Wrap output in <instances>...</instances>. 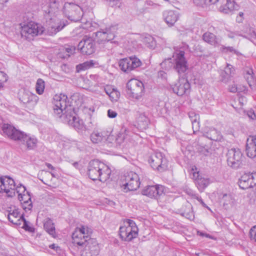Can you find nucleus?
Returning <instances> with one entry per match:
<instances>
[{"label": "nucleus", "mask_w": 256, "mask_h": 256, "mask_svg": "<svg viewBox=\"0 0 256 256\" xmlns=\"http://www.w3.org/2000/svg\"><path fill=\"white\" fill-rule=\"evenodd\" d=\"M92 230L82 226L76 228L72 234V243L82 250V256H98L100 247L96 240L90 238Z\"/></svg>", "instance_id": "1"}, {"label": "nucleus", "mask_w": 256, "mask_h": 256, "mask_svg": "<svg viewBox=\"0 0 256 256\" xmlns=\"http://www.w3.org/2000/svg\"><path fill=\"white\" fill-rule=\"evenodd\" d=\"M58 4L56 0H52L48 6H42L44 11L47 14L46 28H44L48 34L53 36L62 30L66 26L63 21L58 16Z\"/></svg>", "instance_id": "2"}, {"label": "nucleus", "mask_w": 256, "mask_h": 256, "mask_svg": "<svg viewBox=\"0 0 256 256\" xmlns=\"http://www.w3.org/2000/svg\"><path fill=\"white\" fill-rule=\"evenodd\" d=\"M2 130L4 136L11 140L23 142L29 149H32L36 146L37 140L34 136L26 134L10 124H4Z\"/></svg>", "instance_id": "3"}, {"label": "nucleus", "mask_w": 256, "mask_h": 256, "mask_svg": "<svg viewBox=\"0 0 256 256\" xmlns=\"http://www.w3.org/2000/svg\"><path fill=\"white\" fill-rule=\"evenodd\" d=\"M111 172L108 166L98 160H92L89 162L88 174L93 180L105 182L109 179Z\"/></svg>", "instance_id": "4"}, {"label": "nucleus", "mask_w": 256, "mask_h": 256, "mask_svg": "<svg viewBox=\"0 0 256 256\" xmlns=\"http://www.w3.org/2000/svg\"><path fill=\"white\" fill-rule=\"evenodd\" d=\"M52 104L54 114L62 119L66 116V114H72L74 110L67 96L64 94H56L53 98Z\"/></svg>", "instance_id": "5"}, {"label": "nucleus", "mask_w": 256, "mask_h": 256, "mask_svg": "<svg viewBox=\"0 0 256 256\" xmlns=\"http://www.w3.org/2000/svg\"><path fill=\"white\" fill-rule=\"evenodd\" d=\"M119 231L121 238L129 242L137 236L138 229L134 220L126 219L124 222L123 225L120 227Z\"/></svg>", "instance_id": "6"}, {"label": "nucleus", "mask_w": 256, "mask_h": 256, "mask_svg": "<svg viewBox=\"0 0 256 256\" xmlns=\"http://www.w3.org/2000/svg\"><path fill=\"white\" fill-rule=\"evenodd\" d=\"M20 34L22 38L28 40L38 34H42L44 28L32 22L22 23L20 24Z\"/></svg>", "instance_id": "7"}, {"label": "nucleus", "mask_w": 256, "mask_h": 256, "mask_svg": "<svg viewBox=\"0 0 256 256\" xmlns=\"http://www.w3.org/2000/svg\"><path fill=\"white\" fill-rule=\"evenodd\" d=\"M126 94L130 98L138 100L144 94V84L137 79H130L126 84Z\"/></svg>", "instance_id": "8"}, {"label": "nucleus", "mask_w": 256, "mask_h": 256, "mask_svg": "<svg viewBox=\"0 0 256 256\" xmlns=\"http://www.w3.org/2000/svg\"><path fill=\"white\" fill-rule=\"evenodd\" d=\"M63 11L66 16L74 22L80 20L84 14L83 8L72 2H65Z\"/></svg>", "instance_id": "9"}, {"label": "nucleus", "mask_w": 256, "mask_h": 256, "mask_svg": "<svg viewBox=\"0 0 256 256\" xmlns=\"http://www.w3.org/2000/svg\"><path fill=\"white\" fill-rule=\"evenodd\" d=\"M148 162L153 169L160 172L166 170L168 167V160L160 152H156L152 154Z\"/></svg>", "instance_id": "10"}, {"label": "nucleus", "mask_w": 256, "mask_h": 256, "mask_svg": "<svg viewBox=\"0 0 256 256\" xmlns=\"http://www.w3.org/2000/svg\"><path fill=\"white\" fill-rule=\"evenodd\" d=\"M15 182L12 178L8 176L0 177V193L12 197L15 195Z\"/></svg>", "instance_id": "11"}, {"label": "nucleus", "mask_w": 256, "mask_h": 256, "mask_svg": "<svg viewBox=\"0 0 256 256\" xmlns=\"http://www.w3.org/2000/svg\"><path fill=\"white\" fill-rule=\"evenodd\" d=\"M124 182L122 184L124 192L136 190L140 186L139 176L137 174L133 172L126 174L124 176Z\"/></svg>", "instance_id": "12"}, {"label": "nucleus", "mask_w": 256, "mask_h": 256, "mask_svg": "<svg viewBox=\"0 0 256 256\" xmlns=\"http://www.w3.org/2000/svg\"><path fill=\"white\" fill-rule=\"evenodd\" d=\"M228 164L233 168L237 169L242 166V154L239 149L231 148L227 154Z\"/></svg>", "instance_id": "13"}, {"label": "nucleus", "mask_w": 256, "mask_h": 256, "mask_svg": "<svg viewBox=\"0 0 256 256\" xmlns=\"http://www.w3.org/2000/svg\"><path fill=\"white\" fill-rule=\"evenodd\" d=\"M174 61V68L179 74H184L188 69L187 62L183 50L176 51L173 54Z\"/></svg>", "instance_id": "14"}, {"label": "nucleus", "mask_w": 256, "mask_h": 256, "mask_svg": "<svg viewBox=\"0 0 256 256\" xmlns=\"http://www.w3.org/2000/svg\"><path fill=\"white\" fill-rule=\"evenodd\" d=\"M118 64L123 72H129L140 66L142 65V62L136 56H131L120 60Z\"/></svg>", "instance_id": "15"}, {"label": "nucleus", "mask_w": 256, "mask_h": 256, "mask_svg": "<svg viewBox=\"0 0 256 256\" xmlns=\"http://www.w3.org/2000/svg\"><path fill=\"white\" fill-rule=\"evenodd\" d=\"M116 30V26H112L96 32L95 33L96 40L98 43H102L113 40Z\"/></svg>", "instance_id": "16"}, {"label": "nucleus", "mask_w": 256, "mask_h": 256, "mask_svg": "<svg viewBox=\"0 0 256 256\" xmlns=\"http://www.w3.org/2000/svg\"><path fill=\"white\" fill-rule=\"evenodd\" d=\"M8 218L12 224L16 226L22 225V228L30 230L26 221L18 209L10 210L8 214Z\"/></svg>", "instance_id": "17"}, {"label": "nucleus", "mask_w": 256, "mask_h": 256, "mask_svg": "<svg viewBox=\"0 0 256 256\" xmlns=\"http://www.w3.org/2000/svg\"><path fill=\"white\" fill-rule=\"evenodd\" d=\"M166 188L162 185L148 186L142 191L144 195L150 198H158L164 194Z\"/></svg>", "instance_id": "18"}, {"label": "nucleus", "mask_w": 256, "mask_h": 256, "mask_svg": "<svg viewBox=\"0 0 256 256\" xmlns=\"http://www.w3.org/2000/svg\"><path fill=\"white\" fill-rule=\"evenodd\" d=\"M20 100L30 110L33 109L38 101V97L28 90H24L20 96Z\"/></svg>", "instance_id": "19"}, {"label": "nucleus", "mask_w": 256, "mask_h": 256, "mask_svg": "<svg viewBox=\"0 0 256 256\" xmlns=\"http://www.w3.org/2000/svg\"><path fill=\"white\" fill-rule=\"evenodd\" d=\"M190 88V83L187 79L184 78H180L178 82L172 87L173 92L180 96L189 94Z\"/></svg>", "instance_id": "20"}, {"label": "nucleus", "mask_w": 256, "mask_h": 256, "mask_svg": "<svg viewBox=\"0 0 256 256\" xmlns=\"http://www.w3.org/2000/svg\"><path fill=\"white\" fill-rule=\"evenodd\" d=\"M240 187L243 190L248 189L256 185V174L246 173L239 180Z\"/></svg>", "instance_id": "21"}, {"label": "nucleus", "mask_w": 256, "mask_h": 256, "mask_svg": "<svg viewBox=\"0 0 256 256\" xmlns=\"http://www.w3.org/2000/svg\"><path fill=\"white\" fill-rule=\"evenodd\" d=\"M78 48L84 54H91L95 50L94 42L92 38H84L79 42Z\"/></svg>", "instance_id": "22"}, {"label": "nucleus", "mask_w": 256, "mask_h": 256, "mask_svg": "<svg viewBox=\"0 0 256 256\" xmlns=\"http://www.w3.org/2000/svg\"><path fill=\"white\" fill-rule=\"evenodd\" d=\"M108 130H94L90 135V139L92 143L100 146H104L106 138L108 136Z\"/></svg>", "instance_id": "23"}, {"label": "nucleus", "mask_w": 256, "mask_h": 256, "mask_svg": "<svg viewBox=\"0 0 256 256\" xmlns=\"http://www.w3.org/2000/svg\"><path fill=\"white\" fill-rule=\"evenodd\" d=\"M192 178L196 180V184L199 190H202L210 184V178L207 176H202L199 172L197 171L196 166L192 168Z\"/></svg>", "instance_id": "24"}, {"label": "nucleus", "mask_w": 256, "mask_h": 256, "mask_svg": "<svg viewBox=\"0 0 256 256\" xmlns=\"http://www.w3.org/2000/svg\"><path fill=\"white\" fill-rule=\"evenodd\" d=\"M226 32L225 34L229 38H234L237 36H240L244 38L249 39L250 41L252 42L253 40L256 38V34L252 28H250L248 26L246 30L244 31V34L241 33L240 32H232L228 30H226Z\"/></svg>", "instance_id": "25"}, {"label": "nucleus", "mask_w": 256, "mask_h": 256, "mask_svg": "<svg viewBox=\"0 0 256 256\" xmlns=\"http://www.w3.org/2000/svg\"><path fill=\"white\" fill-rule=\"evenodd\" d=\"M62 120L64 122H67L76 129L82 130L84 127L83 120L76 116L74 110L72 114H66V116Z\"/></svg>", "instance_id": "26"}, {"label": "nucleus", "mask_w": 256, "mask_h": 256, "mask_svg": "<svg viewBox=\"0 0 256 256\" xmlns=\"http://www.w3.org/2000/svg\"><path fill=\"white\" fill-rule=\"evenodd\" d=\"M162 18L166 23L172 26L176 23L179 18V14L176 11L165 10L163 12Z\"/></svg>", "instance_id": "27"}, {"label": "nucleus", "mask_w": 256, "mask_h": 256, "mask_svg": "<svg viewBox=\"0 0 256 256\" xmlns=\"http://www.w3.org/2000/svg\"><path fill=\"white\" fill-rule=\"evenodd\" d=\"M236 74V70L233 66L230 64H226L220 73L222 80L224 82H227L231 80Z\"/></svg>", "instance_id": "28"}, {"label": "nucleus", "mask_w": 256, "mask_h": 256, "mask_svg": "<svg viewBox=\"0 0 256 256\" xmlns=\"http://www.w3.org/2000/svg\"><path fill=\"white\" fill-rule=\"evenodd\" d=\"M246 152L248 156L250 158H254L256 156V136L248 138Z\"/></svg>", "instance_id": "29"}, {"label": "nucleus", "mask_w": 256, "mask_h": 256, "mask_svg": "<svg viewBox=\"0 0 256 256\" xmlns=\"http://www.w3.org/2000/svg\"><path fill=\"white\" fill-rule=\"evenodd\" d=\"M204 136L215 141L220 140L222 138L220 132L214 128H205L204 130Z\"/></svg>", "instance_id": "30"}, {"label": "nucleus", "mask_w": 256, "mask_h": 256, "mask_svg": "<svg viewBox=\"0 0 256 256\" xmlns=\"http://www.w3.org/2000/svg\"><path fill=\"white\" fill-rule=\"evenodd\" d=\"M18 199L21 202L22 207L26 212L31 210L32 208V204L31 196L28 192L18 196Z\"/></svg>", "instance_id": "31"}, {"label": "nucleus", "mask_w": 256, "mask_h": 256, "mask_svg": "<svg viewBox=\"0 0 256 256\" xmlns=\"http://www.w3.org/2000/svg\"><path fill=\"white\" fill-rule=\"evenodd\" d=\"M202 38L204 42L214 46H218L221 42L220 38L210 32H206L204 34Z\"/></svg>", "instance_id": "32"}, {"label": "nucleus", "mask_w": 256, "mask_h": 256, "mask_svg": "<svg viewBox=\"0 0 256 256\" xmlns=\"http://www.w3.org/2000/svg\"><path fill=\"white\" fill-rule=\"evenodd\" d=\"M238 8V6L234 0H226V4L220 6V11L224 14H228Z\"/></svg>", "instance_id": "33"}, {"label": "nucleus", "mask_w": 256, "mask_h": 256, "mask_svg": "<svg viewBox=\"0 0 256 256\" xmlns=\"http://www.w3.org/2000/svg\"><path fill=\"white\" fill-rule=\"evenodd\" d=\"M138 126L141 130L146 129L150 124V120L144 112H138L136 118Z\"/></svg>", "instance_id": "34"}, {"label": "nucleus", "mask_w": 256, "mask_h": 256, "mask_svg": "<svg viewBox=\"0 0 256 256\" xmlns=\"http://www.w3.org/2000/svg\"><path fill=\"white\" fill-rule=\"evenodd\" d=\"M104 90L112 102H117L119 99L120 92L116 89L112 88V86H106Z\"/></svg>", "instance_id": "35"}, {"label": "nucleus", "mask_w": 256, "mask_h": 256, "mask_svg": "<svg viewBox=\"0 0 256 256\" xmlns=\"http://www.w3.org/2000/svg\"><path fill=\"white\" fill-rule=\"evenodd\" d=\"M96 64V62L94 60H90L80 64L76 66V71L80 72L82 71L86 70L93 67Z\"/></svg>", "instance_id": "36"}, {"label": "nucleus", "mask_w": 256, "mask_h": 256, "mask_svg": "<svg viewBox=\"0 0 256 256\" xmlns=\"http://www.w3.org/2000/svg\"><path fill=\"white\" fill-rule=\"evenodd\" d=\"M44 228L46 232L51 235L52 236L54 237L56 234L55 227L54 226L52 221L50 219H47L44 222Z\"/></svg>", "instance_id": "37"}, {"label": "nucleus", "mask_w": 256, "mask_h": 256, "mask_svg": "<svg viewBox=\"0 0 256 256\" xmlns=\"http://www.w3.org/2000/svg\"><path fill=\"white\" fill-rule=\"evenodd\" d=\"M219 198L220 200V202H222L224 206L234 202L233 196L230 194H220Z\"/></svg>", "instance_id": "38"}, {"label": "nucleus", "mask_w": 256, "mask_h": 256, "mask_svg": "<svg viewBox=\"0 0 256 256\" xmlns=\"http://www.w3.org/2000/svg\"><path fill=\"white\" fill-rule=\"evenodd\" d=\"M188 114L192 122V128L194 129V128L196 127V129L199 127V122L198 121L199 120V116L192 112H190Z\"/></svg>", "instance_id": "39"}, {"label": "nucleus", "mask_w": 256, "mask_h": 256, "mask_svg": "<svg viewBox=\"0 0 256 256\" xmlns=\"http://www.w3.org/2000/svg\"><path fill=\"white\" fill-rule=\"evenodd\" d=\"M44 88L45 82L44 80L42 78H38L36 85V92L38 94H42L44 93Z\"/></svg>", "instance_id": "40"}, {"label": "nucleus", "mask_w": 256, "mask_h": 256, "mask_svg": "<svg viewBox=\"0 0 256 256\" xmlns=\"http://www.w3.org/2000/svg\"><path fill=\"white\" fill-rule=\"evenodd\" d=\"M108 136L106 138L104 146L112 147L115 142L116 136L112 134V132L108 130Z\"/></svg>", "instance_id": "41"}, {"label": "nucleus", "mask_w": 256, "mask_h": 256, "mask_svg": "<svg viewBox=\"0 0 256 256\" xmlns=\"http://www.w3.org/2000/svg\"><path fill=\"white\" fill-rule=\"evenodd\" d=\"M126 134L125 130H121L116 134V143L120 145L126 138Z\"/></svg>", "instance_id": "42"}, {"label": "nucleus", "mask_w": 256, "mask_h": 256, "mask_svg": "<svg viewBox=\"0 0 256 256\" xmlns=\"http://www.w3.org/2000/svg\"><path fill=\"white\" fill-rule=\"evenodd\" d=\"M196 6H202L204 4H215L218 0H192Z\"/></svg>", "instance_id": "43"}, {"label": "nucleus", "mask_w": 256, "mask_h": 256, "mask_svg": "<svg viewBox=\"0 0 256 256\" xmlns=\"http://www.w3.org/2000/svg\"><path fill=\"white\" fill-rule=\"evenodd\" d=\"M222 50V52L225 54H234L237 56L240 54L232 46H223Z\"/></svg>", "instance_id": "44"}, {"label": "nucleus", "mask_w": 256, "mask_h": 256, "mask_svg": "<svg viewBox=\"0 0 256 256\" xmlns=\"http://www.w3.org/2000/svg\"><path fill=\"white\" fill-rule=\"evenodd\" d=\"M246 86H242L237 87L234 84L230 86L229 90L232 92H240L246 91Z\"/></svg>", "instance_id": "45"}, {"label": "nucleus", "mask_w": 256, "mask_h": 256, "mask_svg": "<svg viewBox=\"0 0 256 256\" xmlns=\"http://www.w3.org/2000/svg\"><path fill=\"white\" fill-rule=\"evenodd\" d=\"M16 191L18 194V196L28 192V191L26 190V187L21 184L15 187V192Z\"/></svg>", "instance_id": "46"}, {"label": "nucleus", "mask_w": 256, "mask_h": 256, "mask_svg": "<svg viewBox=\"0 0 256 256\" xmlns=\"http://www.w3.org/2000/svg\"><path fill=\"white\" fill-rule=\"evenodd\" d=\"M250 234L251 240L256 242V226L250 229Z\"/></svg>", "instance_id": "47"}, {"label": "nucleus", "mask_w": 256, "mask_h": 256, "mask_svg": "<svg viewBox=\"0 0 256 256\" xmlns=\"http://www.w3.org/2000/svg\"><path fill=\"white\" fill-rule=\"evenodd\" d=\"M109 4L112 7L120 8L121 2L119 0H110Z\"/></svg>", "instance_id": "48"}, {"label": "nucleus", "mask_w": 256, "mask_h": 256, "mask_svg": "<svg viewBox=\"0 0 256 256\" xmlns=\"http://www.w3.org/2000/svg\"><path fill=\"white\" fill-rule=\"evenodd\" d=\"M117 113L114 110H108V116L110 118H114L117 116Z\"/></svg>", "instance_id": "49"}, {"label": "nucleus", "mask_w": 256, "mask_h": 256, "mask_svg": "<svg viewBox=\"0 0 256 256\" xmlns=\"http://www.w3.org/2000/svg\"><path fill=\"white\" fill-rule=\"evenodd\" d=\"M49 248L54 250L57 253L60 254L61 249L56 244H52L49 246Z\"/></svg>", "instance_id": "50"}, {"label": "nucleus", "mask_w": 256, "mask_h": 256, "mask_svg": "<svg viewBox=\"0 0 256 256\" xmlns=\"http://www.w3.org/2000/svg\"><path fill=\"white\" fill-rule=\"evenodd\" d=\"M247 116L252 120H254L256 118V116L254 110H250L247 112Z\"/></svg>", "instance_id": "51"}, {"label": "nucleus", "mask_w": 256, "mask_h": 256, "mask_svg": "<svg viewBox=\"0 0 256 256\" xmlns=\"http://www.w3.org/2000/svg\"><path fill=\"white\" fill-rule=\"evenodd\" d=\"M238 101L240 106H242L246 104V100L244 96H241L239 97Z\"/></svg>", "instance_id": "52"}, {"label": "nucleus", "mask_w": 256, "mask_h": 256, "mask_svg": "<svg viewBox=\"0 0 256 256\" xmlns=\"http://www.w3.org/2000/svg\"><path fill=\"white\" fill-rule=\"evenodd\" d=\"M158 76L162 79H166V74L163 70H160L158 72Z\"/></svg>", "instance_id": "53"}, {"label": "nucleus", "mask_w": 256, "mask_h": 256, "mask_svg": "<svg viewBox=\"0 0 256 256\" xmlns=\"http://www.w3.org/2000/svg\"><path fill=\"white\" fill-rule=\"evenodd\" d=\"M74 50H75L74 48L72 46L66 48V50L68 52V55L74 53Z\"/></svg>", "instance_id": "54"}, {"label": "nucleus", "mask_w": 256, "mask_h": 256, "mask_svg": "<svg viewBox=\"0 0 256 256\" xmlns=\"http://www.w3.org/2000/svg\"><path fill=\"white\" fill-rule=\"evenodd\" d=\"M196 198L197 199V200L203 206L206 208L208 210H210V208L208 206H206V204L203 202V200H202V199L201 198L197 196Z\"/></svg>", "instance_id": "55"}, {"label": "nucleus", "mask_w": 256, "mask_h": 256, "mask_svg": "<svg viewBox=\"0 0 256 256\" xmlns=\"http://www.w3.org/2000/svg\"><path fill=\"white\" fill-rule=\"evenodd\" d=\"M182 215L187 218H190L191 216H192V212H189L188 213H186V212L182 213Z\"/></svg>", "instance_id": "56"}, {"label": "nucleus", "mask_w": 256, "mask_h": 256, "mask_svg": "<svg viewBox=\"0 0 256 256\" xmlns=\"http://www.w3.org/2000/svg\"><path fill=\"white\" fill-rule=\"evenodd\" d=\"M186 192L188 194L193 196L194 198H196V197L198 196L196 194H194L191 190H187Z\"/></svg>", "instance_id": "57"}, {"label": "nucleus", "mask_w": 256, "mask_h": 256, "mask_svg": "<svg viewBox=\"0 0 256 256\" xmlns=\"http://www.w3.org/2000/svg\"><path fill=\"white\" fill-rule=\"evenodd\" d=\"M252 70H248L247 72V74L248 75V76L246 78L248 80L249 78L252 79L253 76H252Z\"/></svg>", "instance_id": "58"}, {"label": "nucleus", "mask_w": 256, "mask_h": 256, "mask_svg": "<svg viewBox=\"0 0 256 256\" xmlns=\"http://www.w3.org/2000/svg\"><path fill=\"white\" fill-rule=\"evenodd\" d=\"M148 38L150 40H152V41L151 42V44L148 46L150 48H154L155 46L156 42L154 41L153 40V38L150 36Z\"/></svg>", "instance_id": "59"}, {"label": "nucleus", "mask_w": 256, "mask_h": 256, "mask_svg": "<svg viewBox=\"0 0 256 256\" xmlns=\"http://www.w3.org/2000/svg\"><path fill=\"white\" fill-rule=\"evenodd\" d=\"M5 4L6 3L0 0V11L4 8Z\"/></svg>", "instance_id": "60"}, {"label": "nucleus", "mask_w": 256, "mask_h": 256, "mask_svg": "<svg viewBox=\"0 0 256 256\" xmlns=\"http://www.w3.org/2000/svg\"><path fill=\"white\" fill-rule=\"evenodd\" d=\"M46 166H47V167L51 170H54V168L49 163H46Z\"/></svg>", "instance_id": "61"}, {"label": "nucleus", "mask_w": 256, "mask_h": 256, "mask_svg": "<svg viewBox=\"0 0 256 256\" xmlns=\"http://www.w3.org/2000/svg\"><path fill=\"white\" fill-rule=\"evenodd\" d=\"M72 164H73L74 166L76 168H78L79 164H78V162H75L73 163Z\"/></svg>", "instance_id": "62"}, {"label": "nucleus", "mask_w": 256, "mask_h": 256, "mask_svg": "<svg viewBox=\"0 0 256 256\" xmlns=\"http://www.w3.org/2000/svg\"><path fill=\"white\" fill-rule=\"evenodd\" d=\"M76 2H80L82 4H84L86 2V0H75Z\"/></svg>", "instance_id": "63"}, {"label": "nucleus", "mask_w": 256, "mask_h": 256, "mask_svg": "<svg viewBox=\"0 0 256 256\" xmlns=\"http://www.w3.org/2000/svg\"><path fill=\"white\" fill-rule=\"evenodd\" d=\"M168 62V60H164V62H163L162 64H161V65L163 67L166 64V62Z\"/></svg>", "instance_id": "64"}]
</instances>
